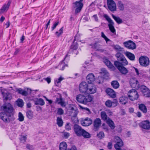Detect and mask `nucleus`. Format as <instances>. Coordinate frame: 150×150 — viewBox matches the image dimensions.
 I'll return each instance as SVG.
<instances>
[{"label":"nucleus","mask_w":150,"mask_h":150,"mask_svg":"<svg viewBox=\"0 0 150 150\" xmlns=\"http://www.w3.org/2000/svg\"><path fill=\"white\" fill-rule=\"evenodd\" d=\"M1 109L3 111L0 113L1 119L6 122H8L10 121L13 120L14 118L12 112L13 109L10 103H6L1 107Z\"/></svg>","instance_id":"f257e3e1"},{"label":"nucleus","mask_w":150,"mask_h":150,"mask_svg":"<svg viewBox=\"0 0 150 150\" xmlns=\"http://www.w3.org/2000/svg\"><path fill=\"white\" fill-rule=\"evenodd\" d=\"M76 99L79 103L86 104L87 103L93 100V98L92 96L90 95H83L79 94L76 96Z\"/></svg>","instance_id":"f03ea898"},{"label":"nucleus","mask_w":150,"mask_h":150,"mask_svg":"<svg viewBox=\"0 0 150 150\" xmlns=\"http://www.w3.org/2000/svg\"><path fill=\"white\" fill-rule=\"evenodd\" d=\"M114 64L122 74L126 75L128 73V70L124 67L126 65H124L123 63L118 61H115Z\"/></svg>","instance_id":"7ed1b4c3"},{"label":"nucleus","mask_w":150,"mask_h":150,"mask_svg":"<svg viewBox=\"0 0 150 150\" xmlns=\"http://www.w3.org/2000/svg\"><path fill=\"white\" fill-rule=\"evenodd\" d=\"M128 96L129 99L132 101L137 100L139 97L137 91L134 89L130 90L129 91Z\"/></svg>","instance_id":"20e7f679"},{"label":"nucleus","mask_w":150,"mask_h":150,"mask_svg":"<svg viewBox=\"0 0 150 150\" xmlns=\"http://www.w3.org/2000/svg\"><path fill=\"white\" fill-rule=\"evenodd\" d=\"M104 18L109 23L108 26L110 31L113 33H115V29L113 26L114 23L113 21L107 15L104 16Z\"/></svg>","instance_id":"39448f33"},{"label":"nucleus","mask_w":150,"mask_h":150,"mask_svg":"<svg viewBox=\"0 0 150 150\" xmlns=\"http://www.w3.org/2000/svg\"><path fill=\"white\" fill-rule=\"evenodd\" d=\"M117 61L120 63H123L124 65H127L128 62L124 55L120 52L117 53L115 55Z\"/></svg>","instance_id":"423d86ee"},{"label":"nucleus","mask_w":150,"mask_h":150,"mask_svg":"<svg viewBox=\"0 0 150 150\" xmlns=\"http://www.w3.org/2000/svg\"><path fill=\"white\" fill-rule=\"evenodd\" d=\"M139 61L140 64L144 67L147 66L149 63V59L146 56H141L139 58Z\"/></svg>","instance_id":"0eeeda50"},{"label":"nucleus","mask_w":150,"mask_h":150,"mask_svg":"<svg viewBox=\"0 0 150 150\" xmlns=\"http://www.w3.org/2000/svg\"><path fill=\"white\" fill-rule=\"evenodd\" d=\"M123 45L125 47L129 49L134 50L136 48L135 43L130 40L124 42L123 43Z\"/></svg>","instance_id":"6e6552de"},{"label":"nucleus","mask_w":150,"mask_h":150,"mask_svg":"<svg viewBox=\"0 0 150 150\" xmlns=\"http://www.w3.org/2000/svg\"><path fill=\"white\" fill-rule=\"evenodd\" d=\"M75 133L78 137L82 136V134L84 129L79 125L75 124L73 127Z\"/></svg>","instance_id":"1a4fd4ad"},{"label":"nucleus","mask_w":150,"mask_h":150,"mask_svg":"<svg viewBox=\"0 0 150 150\" xmlns=\"http://www.w3.org/2000/svg\"><path fill=\"white\" fill-rule=\"evenodd\" d=\"M115 141L116 144L115 145V147L116 150H122L120 147L123 145V143L120 138L118 137H115Z\"/></svg>","instance_id":"9d476101"},{"label":"nucleus","mask_w":150,"mask_h":150,"mask_svg":"<svg viewBox=\"0 0 150 150\" xmlns=\"http://www.w3.org/2000/svg\"><path fill=\"white\" fill-rule=\"evenodd\" d=\"M88 85L85 82H82L79 85V91L82 93H87Z\"/></svg>","instance_id":"9b49d317"},{"label":"nucleus","mask_w":150,"mask_h":150,"mask_svg":"<svg viewBox=\"0 0 150 150\" xmlns=\"http://www.w3.org/2000/svg\"><path fill=\"white\" fill-rule=\"evenodd\" d=\"M130 84L132 88L138 89L140 87V86L137 79L135 78H131L129 81Z\"/></svg>","instance_id":"f8f14e48"},{"label":"nucleus","mask_w":150,"mask_h":150,"mask_svg":"<svg viewBox=\"0 0 150 150\" xmlns=\"http://www.w3.org/2000/svg\"><path fill=\"white\" fill-rule=\"evenodd\" d=\"M107 4L109 9L111 11H116V6L113 0H107Z\"/></svg>","instance_id":"ddd939ff"},{"label":"nucleus","mask_w":150,"mask_h":150,"mask_svg":"<svg viewBox=\"0 0 150 150\" xmlns=\"http://www.w3.org/2000/svg\"><path fill=\"white\" fill-rule=\"evenodd\" d=\"M73 4V8H76L75 10V13H76L80 12L83 6V4L81 2L80 3L78 1H76L75 3H74Z\"/></svg>","instance_id":"4468645a"},{"label":"nucleus","mask_w":150,"mask_h":150,"mask_svg":"<svg viewBox=\"0 0 150 150\" xmlns=\"http://www.w3.org/2000/svg\"><path fill=\"white\" fill-rule=\"evenodd\" d=\"M139 125L141 128L146 130L150 129V122L149 120L142 121L139 124Z\"/></svg>","instance_id":"2eb2a0df"},{"label":"nucleus","mask_w":150,"mask_h":150,"mask_svg":"<svg viewBox=\"0 0 150 150\" xmlns=\"http://www.w3.org/2000/svg\"><path fill=\"white\" fill-rule=\"evenodd\" d=\"M92 123V121L91 119L88 117L86 118L84 120L81 121V125L84 126H89Z\"/></svg>","instance_id":"dca6fc26"},{"label":"nucleus","mask_w":150,"mask_h":150,"mask_svg":"<svg viewBox=\"0 0 150 150\" xmlns=\"http://www.w3.org/2000/svg\"><path fill=\"white\" fill-rule=\"evenodd\" d=\"M96 88L95 86L93 84H91L88 86L87 93L92 94L96 92Z\"/></svg>","instance_id":"f3484780"},{"label":"nucleus","mask_w":150,"mask_h":150,"mask_svg":"<svg viewBox=\"0 0 150 150\" xmlns=\"http://www.w3.org/2000/svg\"><path fill=\"white\" fill-rule=\"evenodd\" d=\"M106 92L108 96L112 98H115L116 96L115 91L111 88H107L106 90Z\"/></svg>","instance_id":"a211bd4d"},{"label":"nucleus","mask_w":150,"mask_h":150,"mask_svg":"<svg viewBox=\"0 0 150 150\" xmlns=\"http://www.w3.org/2000/svg\"><path fill=\"white\" fill-rule=\"evenodd\" d=\"M101 120L100 118H96L94 120L93 123V126L94 129L97 130L101 124Z\"/></svg>","instance_id":"6ab92c4d"},{"label":"nucleus","mask_w":150,"mask_h":150,"mask_svg":"<svg viewBox=\"0 0 150 150\" xmlns=\"http://www.w3.org/2000/svg\"><path fill=\"white\" fill-rule=\"evenodd\" d=\"M69 110V112L71 116H77L79 111L76 108L70 107Z\"/></svg>","instance_id":"aec40b11"},{"label":"nucleus","mask_w":150,"mask_h":150,"mask_svg":"<svg viewBox=\"0 0 150 150\" xmlns=\"http://www.w3.org/2000/svg\"><path fill=\"white\" fill-rule=\"evenodd\" d=\"M95 78L94 75L93 74H89L86 77V80L89 84H91L95 80Z\"/></svg>","instance_id":"412c9836"},{"label":"nucleus","mask_w":150,"mask_h":150,"mask_svg":"<svg viewBox=\"0 0 150 150\" xmlns=\"http://www.w3.org/2000/svg\"><path fill=\"white\" fill-rule=\"evenodd\" d=\"M1 93L3 95L4 98L6 100H10L11 98V95L10 93L7 92L6 91H1Z\"/></svg>","instance_id":"4be33fe9"},{"label":"nucleus","mask_w":150,"mask_h":150,"mask_svg":"<svg viewBox=\"0 0 150 150\" xmlns=\"http://www.w3.org/2000/svg\"><path fill=\"white\" fill-rule=\"evenodd\" d=\"M11 3V1H9L7 4H4L0 10L1 13H3L5 11H6L9 7Z\"/></svg>","instance_id":"5701e85b"},{"label":"nucleus","mask_w":150,"mask_h":150,"mask_svg":"<svg viewBox=\"0 0 150 150\" xmlns=\"http://www.w3.org/2000/svg\"><path fill=\"white\" fill-rule=\"evenodd\" d=\"M125 54L130 60L132 61L134 60L135 56L134 54L129 52H127L125 53Z\"/></svg>","instance_id":"b1692460"},{"label":"nucleus","mask_w":150,"mask_h":150,"mask_svg":"<svg viewBox=\"0 0 150 150\" xmlns=\"http://www.w3.org/2000/svg\"><path fill=\"white\" fill-rule=\"evenodd\" d=\"M35 104V105H39L41 106L45 104V102L44 100L41 98H37L34 101Z\"/></svg>","instance_id":"393cba45"},{"label":"nucleus","mask_w":150,"mask_h":150,"mask_svg":"<svg viewBox=\"0 0 150 150\" xmlns=\"http://www.w3.org/2000/svg\"><path fill=\"white\" fill-rule=\"evenodd\" d=\"M106 122L109 126L112 129H114L115 128V126L113 122L109 118H108Z\"/></svg>","instance_id":"a878e982"},{"label":"nucleus","mask_w":150,"mask_h":150,"mask_svg":"<svg viewBox=\"0 0 150 150\" xmlns=\"http://www.w3.org/2000/svg\"><path fill=\"white\" fill-rule=\"evenodd\" d=\"M103 62L109 68L111 69L114 67V66L113 64L108 59H103Z\"/></svg>","instance_id":"bb28decb"},{"label":"nucleus","mask_w":150,"mask_h":150,"mask_svg":"<svg viewBox=\"0 0 150 150\" xmlns=\"http://www.w3.org/2000/svg\"><path fill=\"white\" fill-rule=\"evenodd\" d=\"M139 108L140 110L144 113H146L147 112V108L146 106L143 104L139 105Z\"/></svg>","instance_id":"cd10ccee"},{"label":"nucleus","mask_w":150,"mask_h":150,"mask_svg":"<svg viewBox=\"0 0 150 150\" xmlns=\"http://www.w3.org/2000/svg\"><path fill=\"white\" fill-rule=\"evenodd\" d=\"M119 102L122 104H125L127 102L128 98L125 96H122L119 98Z\"/></svg>","instance_id":"c85d7f7f"},{"label":"nucleus","mask_w":150,"mask_h":150,"mask_svg":"<svg viewBox=\"0 0 150 150\" xmlns=\"http://www.w3.org/2000/svg\"><path fill=\"white\" fill-rule=\"evenodd\" d=\"M16 91L18 93L23 96H27L28 94V92L27 91L23 90L20 88L17 89Z\"/></svg>","instance_id":"c756f323"},{"label":"nucleus","mask_w":150,"mask_h":150,"mask_svg":"<svg viewBox=\"0 0 150 150\" xmlns=\"http://www.w3.org/2000/svg\"><path fill=\"white\" fill-rule=\"evenodd\" d=\"M112 17L115 21L118 24H120L122 23V19L120 18L119 17L116 16L112 14Z\"/></svg>","instance_id":"7c9ffc66"},{"label":"nucleus","mask_w":150,"mask_h":150,"mask_svg":"<svg viewBox=\"0 0 150 150\" xmlns=\"http://www.w3.org/2000/svg\"><path fill=\"white\" fill-rule=\"evenodd\" d=\"M67 145L65 142H61L59 146L60 150H66Z\"/></svg>","instance_id":"2f4dec72"},{"label":"nucleus","mask_w":150,"mask_h":150,"mask_svg":"<svg viewBox=\"0 0 150 150\" xmlns=\"http://www.w3.org/2000/svg\"><path fill=\"white\" fill-rule=\"evenodd\" d=\"M117 6L118 9L121 11L124 9V5L123 3L121 1H118L117 4Z\"/></svg>","instance_id":"473e14b6"},{"label":"nucleus","mask_w":150,"mask_h":150,"mask_svg":"<svg viewBox=\"0 0 150 150\" xmlns=\"http://www.w3.org/2000/svg\"><path fill=\"white\" fill-rule=\"evenodd\" d=\"M111 84L113 88L115 89L118 88L119 87V84L117 81H112Z\"/></svg>","instance_id":"72a5a7b5"},{"label":"nucleus","mask_w":150,"mask_h":150,"mask_svg":"<svg viewBox=\"0 0 150 150\" xmlns=\"http://www.w3.org/2000/svg\"><path fill=\"white\" fill-rule=\"evenodd\" d=\"M57 124L59 127H61L63 126V122L61 117H57Z\"/></svg>","instance_id":"f704fd0d"},{"label":"nucleus","mask_w":150,"mask_h":150,"mask_svg":"<svg viewBox=\"0 0 150 150\" xmlns=\"http://www.w3.org/2000/svg\"><path fill=\"white\" fill-rule=\"evenodd\" d=\"M101 118L103 120L106 121L108 120V117L105 111H102L100 113Z\"/></svg>","instance_id":"c9c22d12"},{"label":"nucleus","mask_w":150,"mask_h":150,"mask_svg":"<svg viewBox=\"0 0 150 150\" xmlns=\"http://www.w3.org/2000/svg\"><path fill=\"white\" fill-rule=\"evenodd\" d=\"M17 105L20 107L22 108L24 105V102L23 100L19 98L16 101Z\"/></svg>","instance_id":"e433bc0d"},{"label":"nucleus","mask_w":150,"mask_h":150,"mask_svg":"<svg viewBox=\"0 0 150 150\" xmlns=\"http://www.w3.org/2000/svg\"><path fill=\"white\" fill-rule=\"evenodd\" d=\"M82 136L84 137V138H89L91 137L90 134L88 132H86L84 129L82 134Z\"/></svg>","instance_id":"4c0bfd02"},{"label":"nucleus","mask_w":150,"mask_h":150,"mask_svg":"<svg viewBox=\"0 0 150 150\" xmlns=\"http://www.w3.org/2000/svg\"><path fill=\"white\" fill-rule=\"evenodd\" d=\"M67 66V65H64V61H62L59 63L57 67V68L62 70L64 69L65 67Z\"/></svg>","instance_id":"58836bf2"},{"label":"nucleus","mask_w":150,"mask_h":150,"mask_svg":"<svg viewBox=\"0 0 150 150\" xmlns=\"http://www.w3.org/2000/svg\"><path fill=\"white\" fill-rule=\"evenodd\" d=\"M26 116L30 119H32L33 116V112L30 110H28L26 112Z\"/></svg>","instance_id":"ea45409f"},{"label":"nucleus","mask_w":150,"mask_h":150,"mask_svg":"<svg viewBox=\"0 0 150 150\" xmlns=\"http://www.w3.org/2000/svg\"><path fill=\"white\" fill-rule=\"evenodd\" d=\"M63 27H62L59 30V31H57L55 32V35L58 37H59V36L62 35L63 33Z\"/></svg>","instance_id":"a19ab883"},{"label":"nucleus","mask_w":150,"mask_h":150,"mask_svg":"<svg viewBox=\"0 0 150 150\" xmlns=\"http://www.w3.org/2000/svg\"><path fill=\"white\" fill-rule=\"evenodd\" d=\"M105 104L107 107L111 108L112 105V102L111 100H108L105 102Z\"/></svg>","instance_id":"79ce46f5"},{"label":"nucleus","mask_w":150,"mask_h":150,"mask_svg":"<svg viewBox=\"0 0 150 150\" xmlns=\"http://www.w3.org/2000/svg\"><path fill=\"white\" fill-rule=\"evenodd\" d=\"M97 136L100 139H102L105 136L104 133L103 132H100L99 133L97 134Z\"/></svg>","instance_id":"37998d69"},{"label":"nucleus","mask_w":150,"mask_h":150,"mask_svg":"<svg viewBox=\"0 0 150 150\" xmlns=\"http://www.w3.org/2000/svg\"><path fill=\"white\" fill-rule=\"evenodd\" d=\"M144 94V95L146 97H150V91L148 89L146 91H145L143 93Z\"/></svg>","instance_id":"c03bdc74"},{"label":"nucleus","mask_w":150,"mask_h":150,"mask_svg":"<svg viewBox=\"0 0 150 150\" xmlns=\"http://www.w3.org/2000/svg\"><path fill=\"white\" fill-rule=\"evenodd\" d=\"M18 120L22 122L24 120V117L21 112H19L18 113Z\"/></svg>","instance_id":"a18cd8bd"},{"label":"nucleus","mask_w":150,"mask_h":150,"mask_svg":"<svg viewBox=\"0 0 150 150\" xmlns=\"http://www.w3.org/2000/svg\"><path fill=\"white\" fill-rule=\"evenodd\" d=\"M71 120L72 122L74 123H77L79 122V120L76 117V116H72L71 118Z\"/></svg>","instance_id":"49530a36"},{"label":"nucleus","mask_w":150,"mask_h":150,"mask_svg":"<svg viewBox=\"0 0 150 150\" xmlns=\"http://www.w3.org/2000/svg\"><path fill=\"white\" fill-rule=\"evenodd\" d=\"M113 48L116 51H122L123 49L122 48L118 45L114 46Z\"/></svg>","instance_id":"de8ad7c7"},{"label":"nucleus","mask_w":150,"mask_h":150,"mask_svg":"<svg viewBox=\"0 0 150 150\" xmlns=\"http://www.w3.org/2000/svg\"><path fill=\"white\" fill-rule=\"evenodd\" d=\"M64 78L62 76L60 77L57 80L55 81V83L56 86H58L59 83H60L61 81L64 79Z\"/></svg>","instance_id":"09e8293b"},{"label":"nucleus","mask_w":150,"mask_h":150,"mask_svg":"<svg viewBox=\"0 0 150 150\" xmlns=\"http://www.w3.org/2000/svg\"><path fill=\"white\" fill-rule=\"evenodd\" d=\"M101 36L105 40L107 43L108 41H110V40L105 35L103 32H101Z\"/></svg>","instance_id":"8fccbe9b"},{"label":"nucleus","mask_w":150,"mask_h":150,"mask_svg":"<svg viewBox=\"0 0 150 150\" xmlns=\"http://www.w3.org/2000/svg\"><path fill=\"white\" fill-rule=\"evenodd\" d=\"M64 113V110L61 108H58L57 110V114L59 115H62Z\"/></svg>","instance_id":"3c124183"},{"label":"nucleus","mask_w":150,"mask_h":150,"mask_svg":"<svg viewBox=\"0 0 150 150\" xmlns=\"http://www.w3.org/2000/svg\"><path fill=\"white\" fill-rule=\"evenodd\" d=\"M101 73L102 74H104V75H106L107 76L108 75V73L107 70L105 68H102L101 69Z\"/></svg>","instance_id":"603ef678"},{"label":"nucleus","mask_w":150,"mask_h":150,"mask_svg":"<svg viewBox=\"0 0 150 150\" xmlns=\"http://www.w3.org/2000/svg\"><path fill=\"white\" fill-rule=\"evenodd\" d=\"M140 87L141 91L142 92V93L148 89V88L146 86L144 85L141 86H140Z\"/></svg>","instance_id":"864d4df0"},{"label":"nucleus","mask_w":150,"mask_h":150,"mask_svg":"<svg viewBox=\"0 0 150 150\" xmlns=\"http://www.w3.org/2000/svg\"><path fill=\"white\" fill-rule=\"evenodd\" d=\"M58 104L61 105L62 107H65L66 105V103L64 101L62 98V100H61L60 102H59Z\"/></svg>","instance_id":"5fc2aeb1"},{"label":"nucleus","mask_w":150,"mask_h":150,"mask_svg":"<svg viewBox=\"0 0 150 150\" xmlns=\"http://www.w3.org/2000/svg\"><path fill=\"white\" fill-rule=\"evenodd\" d=\"M65 129L69 131L71 129V126L70 123H67L65 126Z\"/></svg>","instance_id":"6e6d98bb"},{"label":"nucleus","mask_w":150,"mask_h":150,"mask_svg":"<svg viewBox=\"0 0 150 150\" xmlns=\"http://www.w3.org/2000/svg\"><path fill=\"white\" fill-rule=\"evenodd\" d=\"M78 46L77 44L76 43L75 44L73 43V44L71 46V49L74 50H76L78 48Z\"/></svg>","instance_id":"4d7b16f0"},{"label":"nucleus","mask_w":150,"mask_h":150,"mask_svg":"<svg viewBox=\"0 0 150 150\" xmlns=\"http://www.w3.org/2000/svg\"><path fill=\"white\" fill-rule=\"evenodd\" d=\"M26 148L30 150H33L34 147L33 145L27 144L26 145Z\"/></svg>","instance_id":"13d9d810"},{"label":"nucleus","mask_w":150,"mask_h":150,"mask_svg":"<svg viewBox=\"0 0 150 150\" xmlns=\"http://www.w3.org/2000/svg\"><path fill=\"white\" fill-rule=\"evenodd\" d=\"M27 137L25 136H22L21 137L20 140L22 142H25L26 140Z\"/></svg>","instance_id":"bf43d9fd"},{"label":"nucleus","mask_w":150,"mask_h":150,"mask_svg":"<svg viewBox=\"0 0 150 150\" xmlns=\"http://www.w3.org/2000/svg\"><path fill=\"white\" fill-rule=\"evenodd\" d=\"M59 22L58 21L55 22L54 23L52 27V30H53L56 27V26L58 25Z\"/></svg>","instance_id":"052dcab7"},{"label":"nucleus","mask_w":150,"mask_h":150,"mask_svg":"<svg viewBox=\"0 0 150 150\" xmlns=\"http://www.w3.org/2000/svg\"><path fill=\"white\" fill-rule=\"evenodd\" d=\"M112 102V104H113V105H114V106H116L118 104V101L117 99H114L113 101Z\"/></svg>","instance_id":"680f3d73"},{"label":"nucleus","mask_w":150,"mask_h":150,"mask_svg":"<svg viewBox=\"0 0 150 150\" xmlns=\"http://www.w3.org/2000/svg\"><path fill=\"white\" fill-rule=\"evenodd\" d=\"M44 79L48 83H49L51 82V79L50 78L47 77L46 78H44Z\"/></svg>","instance_id":"e2e57ef3"},{"label":"nucleus","mask_w":150,"mask_h":150,"mask_svg":"<svg viewBox=\"0 0 150 150\" xmlns=\"http://www.w3.org/2000/svg\"><path fill=\"white\" fill-rule=\"evenodd\" d=\"M136 114L137 116L139 117H141L142 116V114L141 112L139 111L137 112L136 113Z\"/></svg>","instance_id":"0e129e2a"},{"label":"nucleus","mask_w":150,"mask_h":150,"mask_svg":"<svg viewBox=\"0 0 150 150\" xmlns=\"http://www.w3.org/2000/svg\"><path fill=\"white\" fill-rule=\"evenodd\" d=\"M93 17L94 18L96 22L98 21V18L97 15H94Z\"/></svg>","instance_id":"69168bd1"},{"label":"nucleus","mask_w":150,"mask_h":150,"mask_svg":"<svg viewBox=\"0 0 150 150\" xmlns=\"http://www.w3.org/2000/svg\"><path fill=\"white\" fill-rule=\"evenodd\" d=\"M64 136L66 138H68L69 136V134L68 132H65L64 134Z\"/></svg>","instance_id":"338daca9"},{"label":"nucleus","mask_w":150,"mask_h":150,"mask_svg":"<svg viewBox=\"0 0 150 150\" xmlns=\"http://www.w3.org/2000/svg\"><path fill=\"white\" fill-rule=\"evenodd\" d=\"M112 143L111 142H109L108 145V147L109 149H111L112 148Z\"/></svg>","instance_id":"774afa93"}]
</instances>
